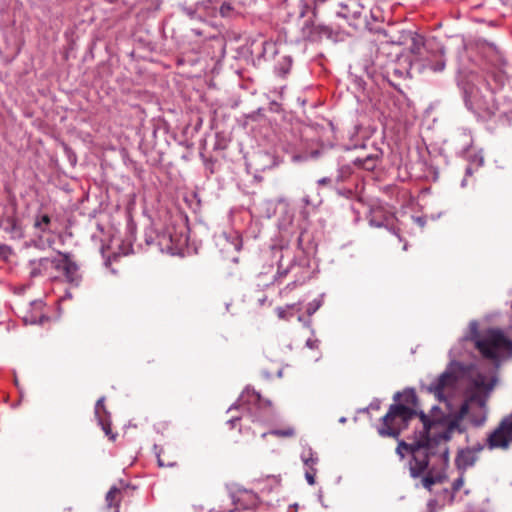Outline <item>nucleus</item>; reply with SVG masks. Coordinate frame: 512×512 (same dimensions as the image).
<instances>
[{
  "label": "nucleus",
  "mask_w": 512,
  "mask_h": 512,
  "mask_svg": "<svg viewBox=\"0 0 512 512\" xmlns=\"http://www.w3.org/2000/svg\"><path fill=\"white\" fill-rule=\"evenodd\" d=\"M470 403H477L480 408L485 406V400L479 395L473 394L465 399L456 415L453 417L450 415V421L446 424L431 422L425 414L421 413L423 439L415 444L400 442L397 448H430L432 444H440L442 441L451 440L455 435L464 434L466 426L463 421L469 416Z\"/></svg>",
  "instance_id": "obj_1"
},
{
  "label": "nucleus",
  "mask_w": 512,
  "mask_h": 512,
  "mask_svg": "<svg viewBox=\"0 0 512 512\" xmlns=\"http://www.w3.org/2000/svg\"><path fill=\"white\" fill-rule=\"evenodd\" d=\"M413 478L423 476L422 485L431 491L435 484L447 480L446 470L449 464V450H396Z\"/></svg>",
  "instance_id": "obj_2"
},
{
  "label": "nucleus",
  "mask_w": 512,
  "mask_h": 512,
  "mask_svg": "<svg viewBox=\"0 0 512 512\" xmlns=\"http://www.w3.org/2000/svg\"><path fill=\"white\" fill-rule=\"evenodd\" d=\"M471 330V340L483 358L498 362L512 357V341L500 330L489 329L484 334L477 331L476 324Z\"/></svg>",
  "instance_id": "obj_3"
},
{
  "label": "nucleus",
  "mask_w": 512,
  "mask_h": 512,
  "mask_svg": "<svg viewBox=\"0 0 512 512\" xmlns=\"http://www.w3.org/2000/svg\"><path fill=\"white\" fill-rule=\"evenodd\" d=\"M415 414L416 412L413 409L403 404H392L382 418L378 433L384 437H398L401 430L406 428L408 421Z\"/></svg>",
  "instance_id": "obj_4"
},
{
  "label": "nucleus",
  "mask_w": 512,
  "mask_h": 512,
  "mask_svg": "<svg viewBox=\"0 0 512 512\" xmlns=\"http://www.w3.org/2000/svg\"><path fill=\"white\" fill-rule=\"evenodd\" d=\"M465 101L469 109L483 118H490L498 111L495 94L488 87H485L484 90L471 87L466 91Z\"/></svg>",
  "instance_id": "obj_5"
},
{
  "label": "nucleus",
  "mask_w": 512,
  "mask_h": 512,
  "mask_svg": "<svg viewBox=\"0 0 512 512\" xmlns=\"http://www.w3.org/2000/svg\"><path fill=\"white\" fill-rule=\"evenodd\" d=\"M53 272L52 278L63 277L68 283L78 285L81 276L79 274L78 264L72 260L70 254L58 252L52 257Z\"/></svg>",
  "instance_id": "obj_6"
},
{
  "label": "nucleus",
  "mask_w": 512,
  "mask_h": 512,
  "mask_svg": "<svg viewBox=\"0 0 512 512\" xmlns=\"http://www.w3.org/2000/svg\"><path fill=\"white\" fill-rule=\"evenodd\" d=\"M457 384V376L451 371L443 372L438 378L432 381L428 386V391L439 400L446 401Z\"/></svg>",
  "instance_id": "obj_7"
},
{
  "label": "nucleus",
  "mask_w": 512,
  "mask_h": 512,
  "mask_svg": "<svg viewBox=\"0 0 512 512\" xmlns=\"http://www.w3.org/2000/svg\"><path fill=\"white\" fill-rule=\"evenodd\" d=\"M490 448H506L512 444V414L504 418L499 426L490 434Z\"/></svg>",
  "instance_id": "obj_8"
},
{
  "label": "nucleus",
  "mask_w": 512,
  "mask_h": 512,
  "mask_svg": "<svg viewBox=\"0 0 512 512\" xmlns=\"http://www.w3.org/2000/svg\"><path fill=\"white\" fill-rule=\"evenodd\" d=\"M301 460L305 467V479L311 486L316 484L317 466L319 464L318 454L312 450L304 451L301 454Z\"/></svg>",
  "instance_id": "obj_9"
},
{
  "label": "nucleus",
  "mask_w": 512,
  "mask_h": 512,
  "mask_svg": "<svg viewBox=\"0 0 512 512\" xmlns=\"http://www.w3.org/2000/svg\"><path fill=\"white\" fill-rule=\"evenodd\" d=\"M52 264V258L49 257L32 260L30 261V275L32 277L44 275L52 277L54 274Z\"/></svg>",
  "instance_id": "obj_10"
},
{
  "label": "nucleus",
  "mask_w": 512,
  "mask_h": 512,
  "mask_svg": "<svg viewBox=\"0 0 512 512\" xmlns=\"http://www.w3.org/2000/svg\"><path fill=\"white\" fill-rule=\"evenodd\" d=\"M477 451L478 450H459L455 458V465L459 472L465 473L468 468L475 464L477 461Z\"/></svg>",
  "instance_id": "obj_11"
},
{
  "label": "nucleus",
  "mask_w": 512,
  "mask_h": 512,
  "mask_svg": "<svg viewBox=\"0 0 512 512\" xmlns=\"http://www.w3.org/2000/svg\"><path fill=\"white\" fill-rule=\"evenodd\" d=\"M129 485L121 484L112 486L106 494V503L109 508H115V512H119L120 501L124 494L127 493Z\"/></svg>",
  "instance_id": "obj_12"
},
{
  "label": "nucleus",
  "mask_w": 512,
  "mask_h": 512,
  "mask_svg": "<svg viewBox=\"0 0 512 512\" xmlns=\"http://www.w3.org/2000/svg\"><path fill=\"white\" fill-rule=\"evenodd\" d=\"M258 498L257 495L249 490H238L237 493L233 496V503L237 506V508L248 509L251 506H255L257 504Z\"/></svg>",
  "instance_id": "obj_13"
},
{
  "label": "nucleus",
  "mask_w": 512,
  "mask_h": 512,
  "mask_svg": "<svg viewBox=\"0 0 512 512\" xmlns=\"http://www.w3.org/2000/svg\"><path fill=\"white\" fill-rule=\"evenodd\" d=\"M256 482L262 486V491L267 493L272 492L274 489L278 488L281 484L280 476L276 475H268L256 480Z\"/></svg>",
  "instance_id": "obj_14"
},
{
  "label": "nucleus",
  "mask_w": 512,
  "mask_h": 512,
  "mask_svg": "<svg viewBox=\"0 0 512 512\" xmlns=\"http://www.w3.org/2000/svg\"><path fill=\"white\" fill-rule=\"evenodd\" d=\"M156 457L160 467H173L177 462V456L173 450H159Z\"/></svg>",
  "instance_id": "obj_15"
},
{
  "label": "nucleus",
  "mask_w": 512,
  "mask_h": 512,
  "mask_svg": "<svg viewBox=\"0 0 512 512\" xmlns=\"http://www.w3.org/2000/svg\"><path fill=\"white\" fill-rule=\"evenodd\" d=\"M167 236L172 246L175 248H181L186 245L188 237L185 232V228L182 227L181 231L172 233L171 231H167Z\"/></svg>",
  "instance_id": "obj_16"
},
{
  "label": "nucleus",
  "mask_w": 512,
  "mask_h": 512,
  "mask_svg": "<svg viewBox=\"0 0 512 512\" xmlns=\"http://www.w3.org/2000/svg\"><path fill=\"white\" fill-rule=\"evenodd\" d=\"M99 424L102 427V430L104 431L105 435L111 440L112 442H115L117 434L113 433L111 430V422L110 418H100L98 419Z\"/></svg>",
  "instance_id": "obj_17"
},
{
  "label": "nucleus",
  "mask_w": 512,
  "mask_h": 512,
  "mask_svg": "<svg viewBox=\"0 0 512 512\" xmlns=\"http://www.w3.org/2000/svg\"><path fill=\"white\" fill-rule=\"evenodd\" d=\"M104 402H105V397L99 398L97 400V402H96V405H95V416H96L97 419L104 418V417L110 418V414L107 411Z\"/></svg>",
  "instance_id": "obj_18"
},
{
  "label": "nucleus",
  "mask_w": 512,
  "mask_h": 512,
  "mask_svg": "<svg viewBox=\"0 0 512 512\" xmlns=\"http://www.w3.org/2000/svg\"><path fill=\"white\" fill-rule=\"evenodd\" d=\"M268 435L275 436V437H284L289 438L293 437L295 435V429L293 427H287L284 429H275L268 433Z\"/></svg>",
  "instance_id": "obj_19"
},
{
  "label": "nucleus",
  "mask_w": 512,
  "mask_h": 512,
  "mask_svg": "<svg viewBox=\"0 0 512 512\" xmlns=\"http://www.w3.org/2000/svg\"><path fill=\"white\" fill-rule=\"evenodd\" d=\"M51 222V219L48 215H42L40 217H37L35 220L34 226L41 230L42 232L48 231V226Z\"/></svg>",
  "instance_id": "obj_20"
},
{
  "label": "nucleus",
  "mask_w": 512,
  "mask_h": 512,
  "mask_svg": "<svg viewBox=\"0 0 512 512\" xmlns=\"http://www.w3.org/2000/svg\"><path fill=\"white\" fill-rule=\"evenodd\" d=\"M6 230L7 231H10L12 233H15V234H19L20 233V226L18 224V220L15 216H8L6 218Z\"/></svg>",
  "instance_id": "obj_21"
},
{
  "label": "nucleus",
  "mask_w": 512,
  "mask_h": 512,
  "mask_svg": "<svg viewBox=\"0 0 512 512\" xmlns=\"http://www.w3.org/2000/svg\"><path fill=\"white\" fill-rule=\"evenodd\" d=\"M356 163L366 170H372L376 165V159L372 156H368L365 159H357Z\"/></svg>",
  "instance_id": "obj_22"
},
{
  "label": "nucleus",
  "mask_w": 512,
  "mask_h": 512,
  "mask_svg": "<svg viewBox=\"0 0 512 512\" xmlns=\"http://www.w3.org/2000/svg\"><path fill=\"white\" fill-rule=\"evenodd\" d=\"M422 46L423 39L421 37H412V44L410 46V50L413 54H420Z\"/></svg>",
  "instance_id": "obj_23"
},
{
  "label": "nucleus",
  "mask_w": 512,
  "mask_h": 512,
  "mask_svg": "<svg viewBox=\"0 0 512 512\" xmlns=\"http://www.w3.org/2000/svg\"><path fill=\"white\" fill-rule=\"evenodd\" d=\"M463 484H464V473L459 472V477L457 479H455L452 484L453 494L458 492L463 487Z\"/></svg>",
  "instance_id": "obj_24"
},
{
  "label": "nucleus",
  "mask_w": 512,
  "mask_h": 512,
  "mask_svg": "<svg viewBox=\"0 0 512 512\" xmlns=\"http://www.w3.org/2000/svg\"><path fill=\"white\" fill-rule=\"evenodd\" d=\"M231 11H232V7L229 3H223L220 6L219 12H220L221 16H223V17H228L231 14Z\"/></svg>",
  "instance_id": "obj_25"
},
{
  "label": "nucleus",
  "mask_w": 512,
  "mask_h": 512,
  "mask_svg": "<svg viewBox=\"0 0 512 512\" xmlns=\"http://www.w3.org/2000/svg\"><path fill=\"white\" fill-rule=\"evenodd\" d=\"M276 312H277V315L280 319H284V320H287L289 317H288V314H287V311L286 309L282 308V307H278L276 309Z\"/></svg>",
  "instance_id": "obj_26"
},
{
  "label": "nucleus",
  "mask_w": 512,
  "mask_h": 512,
  "mask_svg": "<svg viewBox=\"0 0 512 512\" xmlns=\"http://www.w3.org/2000/svg\"><path fill=\"white\" fill-rule=\"evenodd\" d=\"M318 308H319V304H315V305L309 304V306L307 308L308 315L313 314Z\"/></svg>",
  "instance_id": "obj_27"
},
{
  "label": "nucleus",
  "mask_w": 512,
  "mask_h": 512,
  "mask_svg": "<svg viewBox=\"0 0 512 512\" xmlns=\"http://www.w3.org/2000/svg\"><path fill=\"white\" fill-rule=\"evenodd\" d=\"M445 67V63L440 61L436 64V66L433 67L434 71H442Z\"/></svg>",
  "instance_id": "obj_28"
},
{
  "label": "nucleus",
  "mask_w": 512,
  "mask_h": 512,
  "mask_svg": "<svg viewBox=\"0 0 512 512\" xmlns=\"http://www.w3.org/2000/svg\"><path fill=\"white\" fill-rule=\"evenodd\" d=\"M267 374L268 376H272L273 374H275L280 377L282 374V369L280 366H278L275 372H267Z\"/></svg>",
  "instance_id": "obj_29"
},
{
  "label": "nucleus",
  "mask_w": 512,
  "mask_h": 512,
  "mask_svg": "<svg viewBox=\"0 0 512 512\" xmlns=\"http://www.w3.org/2000/svg\"><path fill=\"white\" fill-rule=\"evenodd\" d=\"M330 182H331V181H330V179H329V178H326V177H325V178H322V179H320V180L318 181V183H319L320 185H327V184H330Z\"/></svg>",
  "instance_id": "obj_30"
},
{
  "label": "nucleus",
  "mask_w": 512,
  "mask_h": 512,
  "mask_svg": "<svg viewBox=\"0 0 512 512\" xmlns=\"http://www.w3.org/2000/svg\"><path fill=\"white\" fill-rule=\"evenodd\" d=\"M471 420H472L475 424L479 425V424H481V423L483 422L484 418L482 417V419H475V418L471 417Z\"/></svg>",
  "instance_id": "obj_31"
},
{
  "label": "nucleus",
  "mask_w": 512,
  "mask_h": 512,
  "mask_svg": "<svg viewBox=\"0 0 512 512\" xmlns=\"http://www.w3.org/2000/svg\"><path fill=\"white\" fill-rule=\"evenodd\" d=\"M239 421V418H232L231 420H229V422L232 424V427L235 426V423Z\"/></svg>",
  "instance_id": "obj_32"
},
{
  "label": "nucleus",
  "mask_w": 512,
  "mask_h": 512,
  "mask_svg": "<svg viewBox=\"0 0 512 512\" xmlns=\"http://www.w3.org/2000/svg\"><path fill=\"white\" fill-rule=\"evenodd\" d=\"M482 385V383H480L479 381H475V386L476 387H480Z\"/></svg>",
  "instance_id": "obj_33"
},
{
  "label": "nucleus",
  "mask_w": 512,
  "mask_h": 512,
  "mask_svg": "<svg viewBox=\"0 0 512 512\" xmlns=\"http://www.w3.org/2000/svg\"><path fill=\"white\" fill-rule=\"evenodd\" d=\"M164 424H165L164 422H159V423H158V427H159V426H162V428H164Z\"/></svg>",
  "instance_id": "obj_34"
}]
</instances>
